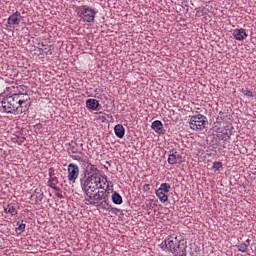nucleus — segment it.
Here are the masks:
<instances>
[{"instance_id":"nucleus-1","label":"nucleus","mask_w":256,"mask_h":256,"mask_svg":"<svg viewBox=\"0 0 256 256\" xmlns=\"http://www.w3.org/2000/svg\"><path fill=\"white\" fill-rule=\"evenodd\" d=\"M28 99L27 94L14 93L0 100V105L5 113H25Z\"/></svg>"},{"instance_id":"nucleus-2","label":"nucleus","mask_w":256,"mask_h":256,"mask_svg":"<svg viewBox=\"0 0 256 256\" xmlns=\"http://www.w3.org/2000/svg\"><path fill=\"white\" fill-rule=\"evenodd\" d=\"M109 197H111V192L98 190L91 194L86 201H88L89 205H93L99 209H105L106 211H111L112 213H120L121 210L119 208H114L111 206Z\"/></svg>"},{"instance_id":"nucleus-3","label":"nucleus","mask_w":256,"mask_h":256,"mask_svg":"<svg viewBox=\"0 0 256 256\" xmlns=\"http://www.w3.org/2000/svg\"><path fill=\"white\" fill-rule=\"evenodd\" d=\"M165 248L174 256H187V242L177 234H171L164 240Z\"/></svg>"},{"instance_id":"nucleus-4","label":"nucleus","mask_w":256,"mask_h":256,"mask_svg":"<svg viewBox=\"0 0 256 256\" xmlns=\"http://www.w3.org/2000/svg\"><path fill=\"white\" fill-rule=\"evenodd\" d=\"M105 185H107V175L102 178H86L82 189L87 197H91L99 189H105Z\"/></svg>"},{"instance_id":"nucleus-5","label":"nucleus","mask_w":256,"mask_h":256,"mask_svg":"<svg viewBox=\"0 0 256 256\" xmlns=\"http://www.w3.org/2000/svg\"><path fill=\"white\" fill-rule=\"evenodd\" d=\"M76 13L80 17V19H82V21L86 23H93V21H95V15H97L95 9L87 5L78 7L76 9Z\"/></svg>"},{"instance_id":"nucleus-6","label":"nucleus","mask_w":256,"mask_h":256,"mask_svg":"<svg viewBox=\"0 0 256 256\" xmlns=\"http://www.w3.org/2000/svg\"><path fill=\"white\" fill-rule=\"evenodd\" d=\"M207 126V117L203 114L192 116L189 121V127L193 131H203Z\"/></svg>"},{"instance_id":"nucleus-7","label":"nucleus","mask_w":256,"mask_h":256,"mask_svg":"<svg viewBox=\"0 0 256 256\" xmlns=\"http://www.w3.org/2000/svg\"><path fill=\"white\" fill-rule=\"evenodd\" d=\"M171 191V184L162 183L159 189L156 190V197L161 201V203H167L169 201V196L167 193Z\"/></svg>"},{"instance_id":"nucleus-8","label":"nucleus","mask_w":256,"mask_h":256,"mask_svg":"<svg viewBox=\"0 0 256 256\" xmlns=\"http://www.w3.org/2000/svg\"><path fill=\"white\" fill-rule=\"evenodd\" d=\"M86 175H88L87 178H103L105 175L101 174V171L97 166L91 164L90 162L86 163Z\"/></svg>"},{"instance_id":"nucleus-9","label":"nucleus","mask_w":256,"mask_h":256,"mask_svg":"<svg viewBox=\"0 0 256 256\" xmlns=\"http://www.w3.org/2000/svg\"><path fill=\"white\" fill-rule=\"evenodd\" d=\"M68 181L70 183H75V181H77V179H79V166L77 164H69L68 165Z\"/></svg>"},{"instance_id":"nucleus-10","label":"nucleus","mask_w":256,"mask_h":256,"mask_svg":"<svg viewBox=\"0 0 256 256\" xmlns=\"http://www.w3.org/2000/svg\"><path fill=\"white\" fill-rule=\"evenodd\" d=\"M48 182L47 185L50 187V189H57V185H59V178L55 176V169L49 168L48 170Z\"/></svg>"},{"instance_id":"nucleus-11","label":"nucleus","mask_w":256,"mask_h":256,"mask_svg":"<svg viewBox=\"0 0 256 256\" xmlns=\"http://www.w3.org/2000/svg\"><path fill=\"white\" fill-rule=\"evenodd\" d=\"M169 165H177L179 163H183V156L179 154V152L175 150H171L168 157Z\"/></svg>"},{"instance_id":"nucleus-12","label":"nucleus","mask_w":256,"mask_h":256,"mask_svg":"<svg viewBox=\"0 0 256 256\" xmlns=\"http://www.w3.org/2000/svg\"><path fill=\"white\" fill-rule=\"evenodd\" d=\"M21 23V12L16 11L8 18V25L10 27H18V25Z\"/></svg>"},{"instance_id":"nucleus-13","label":"nucleus","mask_w":256,"mask_h":256,"mask_svg":"<svg viewBox=\"0 0 256 256\" xmlns=\"http://www.w3.org/2000/svg\"><path fill=\"white\" fill-rule=\"evenodd\" d=\"M233 37L234 39H236V41H245V39H247L248 34L245 31V29L240 28V29H235L233 31Z\"/></svg>"},{"instance_id":"nucleus-14","label":"nucleus","mask_w":256,"mask_h":256,"mask_svg":"<svg viewBox=\"0 0 256 256\" xmlns=\"http://www.w3.org/2000/svg\"><path fill=\"white\" fill-rule=\"evenodd\" d=\"M151 128L158 135H165V128L163 127V122L160 120H156L152 123Z\"/></svg>"},{"instance_id":"nucleus-15","label":"nucleus","mask_w":256,"mask_h":256,"mask_svg":"<svg viewBox=\"0 0 256 256\" xmlns=\"http://www.w3.org/2000/svg\"><path fill=\"white\" fill-rule=\"evenodd\" d=\"M68 150L73 154L81 153L83 151V144L78 145L77 142H71Z\"/></svg>"},{"instance_id":"nucleus-16","label":"nucleus","mask_w":256,"mask_h":256,"mask_svg":"<svg viewBox=\"0 0 256 256\" xmlns=\"http://www.w3.org/2000/svg\"><path fill=\"white\" fill-rule=\"evenodd\" d=\"M86 107L91 111H97V109L99 108V102L97 101V99L90 98L86 101Z\"/></svg>"},{"instance_id":"nucleus-17","label":"nucleus","mask_w":256,"mask_h":256,"mask_svg":"<svg viewBox=\"0 0 256 256\" xmlns=\"http://www.w3.org/2000/svg\"><path fill=\"white\" fill-rule=\"evenodd\" d=\"M33 197H35V203H41V201H43V197H45L43 190H41V188H36L34 190V194L31 195V199H33Z\"/></svg>"},{"instance_id":"nucleus-18","label":"nucleus","mask_w":256,"mask_h":256,"mask_svg":"<svg viewBox=\"0 0 256 256\" xmlns=\"http://www.w3.org/2000/svg\"><path fill=\"white\" fill-rule=\"evenodd\" d=\"M114 133L116 137H118L119 139H123V137H125V127H123L121 124H117L114 127Z\"/></svg>"},{"instance_id":"nucleus-19","label":"nucleus","mask_w":256,"mask_h":256,"mask_svg":"<svg viewBox=\"0 0 256 256\" xmlns=\"http://www.w3.org/2000/svg\"><path fill=\"white\" fill-rule=\"evenodd\" d=\"M112 203L115 205H121L123 203V197L117 192H112Z\"/></svg>"},{"instance_id":"nucleus-20","label":"nucleus","mask_w":256,"mask_h":256,"mask_svg":"<svg viewBox=\"0 0 256 256\" xmlns=\"http://www.w3.org/2000/svg\"><path fill=\"white\" fill-rule=\"evenodd\" d=\"M5 213H10V215H17V208L13 204H8L4 206Z\"/></svg>"},{"instance_id":"nucleus-21","label":"nucleus","mask_w":256,"mask_h":256,"mask_svg":"<svg viewBox=\"0 0 256 256\" xmlns=\"http://www.w3.org/2000/svg\"><path fill=\"white\" fill-rule=\"evenodd\" d=\"M237 248H238V251H240L241 253H247V250L249 249V242L248 244L245 242H242L237 246Z\"/></svg>"},{"instance_id":"nucleus-22","label":"nucleus","mask_w":256,"mask_h":256,"mask_svg":"<svg viewBox=\"0 0 256 256\" xmlns=\"http://www.w3.org/2000/svg\"><path fill=\"white\" fill-rule=\"evenodd\" d=\"M17 226L18 227H16V233L17 235H21L25 231L26 225L23 222H17Z\"/></svg>"},{"instance_id":"nucleus-23","label":"nucleus","mask_w":256,"mask_h":256,"mask_svg":"<svg viewBox=\"0 0 256 256\" xmlns=\"http://www.w3.org/2000/svg\"><path fill=\"white\" fill-rule=\"evenodd\" d=\"M106 188H105V186H104V189H102L103 191H107V193H113L115 190H113V182H111V181H109V180H107V182H106Z\"/></svg>"},{"instance_id":"nucleus-24","label":"nucleus","mask_w":256,"mask_h":256,"mask_svg":"<svg viewBox=\"0 0 256 256\" xmlns=\"http://www.w3.org/2000/svg\"><path fill=\"white\" fill-rule=\"evenodd\" d=\"M55 195L56 197H58V199H65V196H63V192H61V188L56 187V189H54Z\"/></svg>"},{"instance_id":"nucleus-25","label":"nucleus","mask_w":256,"mask_h":256,"mask_svg":"<svg viewBox=\"0 0 256 256\" xmlns=\"http://www.w3.org/2000/svg\"><path fill=\"white\" fill-rule=\"evenodd\" d=\"M241 92L243 93V95H245V97H254L253 92H251V90L247 88H242Z\"/></svg>"},{"instance_id":"nucleus-26","label":"nucleus","mask_w":256,"mask_h":256,"mask_svg":"<svg viewBox=\"0 0 256 256\" xmlns=\"http://www.w3.org/2000/svg\"><path fill=\"white\" fill-rule=\"evenodd\" d=\"M221 167H223V163L222 162H214L213 163V169H215L216 171H219V169H221Z\"/></svg>"},{"instance_id":"nucleus-27","label":"nucleus","mask_w":256,"mask_h":256,"mask_svg":"<svg viewBox=\"0 0 256 256\" xmlns=\"http://www.w3.org/2000/svg\"><path fill=\"white\" fill-rule=\"evenodd\" d=\"M225 119V113L223 111L219 112V116L217 117V121H223Z\"/></svg>"},{"instance_id":"nucleus-28","label":"nucleus","mask_w":256,"mask_h":256,"mask_svg":"<svg viewBox=\"0 0 256 256\" xmlns=\"http://www.w3.org/2000/svg\"><path fill=\"white\" fill-rule=\"evenodd\" d=\"M219 138L222 139L223 141H227V139H229V135H227V134H221V135L219 136Z\"/></svg>"},{"instance_id":"nucleus-29","label":"nucleus","mask_w":256,"mask_h":256,"mask_svg":"<svg viewBox=\"0 0 256 256\" xmlns=\"http://www.w3.org/2000/svg\"><path fill=\"white\" fill-rule=\"evenodd\" d=\"M72 159H74V161H81V156L79 155H71Z\"/></svg>"},{"instance_id":"nucleus-30","label":"nucleus","mask_w":256,"mask_h":256,"mask_svg":"<svg viewBox=\"0 0 256 256\" xmlns=\"http://www.w3.org/2000/svg\"><path fill=\"white\" fill-rule=\"evenodd\" d=\"M150 189H151V185H149V184H145L143 186V191H145V192L149 191Z\"/></svg>"},{"instance_id":"nucleus-31","label":"nucleus","mask_w":256,"mask_h":256,"mask_svg":"<svg viewBox=\"0 0 256 256\" xmlns=\"http://www.w3.org/2000/svg\"><path fill=\"white\" fill-rule=\"evenodd\" d=\"M98 115H99V119H102V120H103V119H106V118H105V113L99 112Z\"/></svg>"},{"instance_id":"nucleus-32","label":"nucleus","mask_w":256,"mask_h":256,"mask_svg":"<svg viewBox=\"0 0 256 256\" xmlns=\"http://www.w3.org/2000/svg\"><path fill=\"white\" fill-rule=\"evenodd\" d=\"M17 75H18V72L14 71L13 77H17Z\"/></svg>"}]
</instances>
